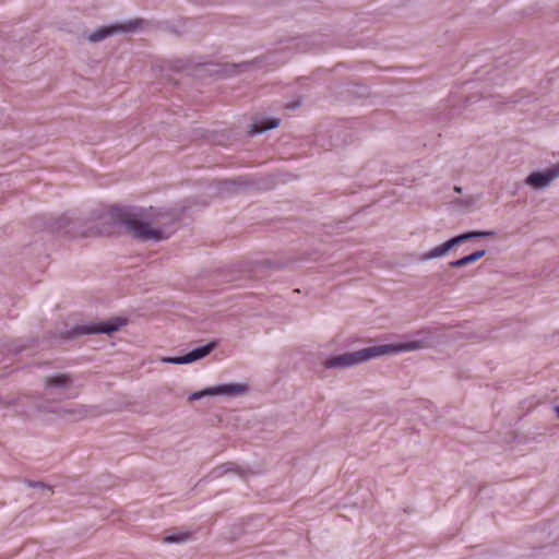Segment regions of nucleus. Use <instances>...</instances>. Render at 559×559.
Returning a JSON list of instances; mask_svg holds the SVG:
<instances>
[{
  "mask_svg": "<svg viewBox=\"0 0 559 559\" xmlns=\"http://www.w3.org/2000/svg\"><path fill=\"white\" fill-rule=\"evenodd\" d=\"M109 214L115 224L126 226L129 233L141 240H160L169 236V233H164L158 228L152 227L148 223L136 219L119 207H111Z\"/></svg>",
  "mask_w": 559,
  "mask_h": 559,
  "instance_id": "obj_1",
  "label": "nucleus"
},
{
  "mask_svg": "<svg viewBox=\"0 0 559 559\" xmlns=\"http://www.w3.org/2000/svg\"><path fill=\"white\" fill-rule=\"evenodd\" d=\"M384 354V345L371 346L353 353L331 357L324 361L325 368H347L380 357Z\"/></svg>",
  "mask_w": 559,
  "mask_h": 559,
  "instance_id": "obj_2",
  "label": "nucleus"
},
{
  "mask_svg": "<svg viewBox=\"0 0 559 559\" xmlns=\"http://www.w3.org/2000/svg\"><path fill=\"white\" fill-rule=\"evenodd\" d=\"M496 233L493 230H473L467 231L461 235H457L449 240H447L444 243L435 247L433 249L429 250L428 252L424 253L420 258L421 261H428L432 259H437L440 257H443L449 253L450 250H452L454 247L466 242L472 239L477 238H486V237H493Z\"/></svg>",
  "mask_w": 559,
  "mask_h": 559,
  "instance_id": "obj_3",
  "label": "nucleus"
},
{
  "mask_svg": "<svg viewBox=\"0 0 559 559\" xmlns=\"http://www.w3.org/2000/svg\"><path fill=\"white\" fill-rule=\"evenodd\" d=\"M559 177V163L544 170L532 173L526 178V183L533 188L542 189Z\"/></svg>",
  "mask_w": 559,
  "mask_h": 559,
  "instance_id": "obj_4",
  "label": "nucleus"
},
{
  "mask_svg": "<svg viewBox=\"0 0 559 559\" xmlns=\"http://www.w3.org/2000/svg\"><path fill=\"white\" fill-rule=\"evenodd\" d=\"M246 391V385L242 384H222L213 388H207L199 392H194L190 395V400H199L202 396L205 395H218V394H226V395H238L242 394Z\"/></svg>",
  "mask_w": 559,
  "mask_h": 559,
  "instance_id": "obj_5",
  "label": "nucleus"
},
{
  "mask_svg": "<svg viewBox=\"0 0 559 559\" xmlns=\"http://www.w3.org/2000/svg\"><path fill=\"white\" fill-rule=\"evenodd\" d=\"M215 348V343L211 342L204 346L198 347L188 354L180 356V357H170V358H164L163 361L170 362L175 365H183V364H190L198 359H201L205 356H207L213 349Z\"/></svg>",
  "mask_w": 559,
  "mask_h": 559,
  "instance_id": "obj_6",
  "label": "nucleus"
},
{
  "mask_svg": "<svg viewBox=\"0 0 559 559\" xmlns=\"http://www.w3.org/2000/svg\"><path fill=\"white\" fill-rule=\"evenodd\" d=\"M124 324V319L116 318L107 322H99L91 325H82L79 328V332L81 334L111 333L114 331H118Z\"/></svg>",
  "mask_w": 559,
  "mask_h": 559,
  "instance_id": "obj_7",
  "label": "nucleus"
},
{
  "mask_svg": "<svg viewBox=\"0 0 559 559\" xmlns=\"http://www.w3.org/2000/svg\"><path fill=\"white\" fill-rule=\"evenodd\" d=\"M136 25H138V21L130 22L128 25L116 24L112 26L102 27V28L97 29L96 32L92 33L88 36V39L94 43L99 41L114 33L131 31V29L135 28Z\"/></svg>",
  "mask_w": 559,
  "mask_h": 559,
  "instance_id": "obj_8",
  "label": "nucleus"
},
{
  "mask_svg": "<svg viewBox=\"0 0 559 559\" xmlns=\"http://www.w3.org/2000/svg\"><path fill=\"white\" fill-rule=\"evenodd\" d=\"M426 346H427V343L424 342L423 340L386 344V355L399 354L402 352L417 350V349H421Z\"/></svg>",
  "mask_w": 559,
  "mask_h": 559,
  "instance_id": "obj_9",
  "label": "nucleus"
},
{
  "mask_svg": "<svg viewBox=\"0 0 559 559\" xmlns=\"http://www.w3.org/2000/svg\"><path fill=\"white\" fill-rule=\"evenodd\" d=\"M486 254V250L481 249V250H477L468 255H465L459 260H455V261H452L449 263V265L451 267H463V266H466L471 263H474L476 261H478L479 259H481L484 255Z\"/></svg>",
  "mask_w": 559,
  "mask_h": 559,
  "instance_id": "obj_10",
  "label": "nucleus"
},
{
  "mask_svg": "<svg viewBox=\"0 0 559 559\" xmlns=\"http://www.w3.org/2000/svg\"><path fill=\"white\" fill-rule=\"evenodd\" d=\"M278 126V120H272L267 123H264V122H261V123H253L252 124V129L250 130V133L254 134V133H260V132H263L265 130H270V129H273V128H276Z\"/></svg>",
  "mask_w": 559,
  "mask_h": 559,
  "instance_id": "obj_11",
  "label": "nucleus"
},
{
  "mask_svg": "<svg viewBox=\"0 0 559 559\" xmlns=\"http://www.w3.org/2000/svg\"><path fill=\"white\" fill-rule=\"evenodd\" d=\"M188 537H189L188 533H182V534H177V535H167L164 537V542L179 543V542H183V540L188 539Z\"/></svg>",
  "mask_w": 559,
  "mask_h": 559,
  "instance_id": "obj_12",
  "label": "nucleus"
},
{
  "mask_svg": "<svg viewBox=\"0 0 559 559\" xmlns=\"http://www.w3.org/2000/svg\"><path fill=\"white\" fill-rule=\"evenodd\" d=\"M66 382H67V378L64 376L56 377V378H50L48 380V383L52 384V385H59V384H63Z\"/></svg>",
  "mask_w": 559,
  "mask_h": 559,
  "instance_id": "obj_13",
  "label": "nucleus"
},
{
  "mask_svg": "<svg viewBox=\"0 0 559 559\" xmlns=\"http://www.w3.org/2000/svg\"><path fill=\"white\" fill-rule=\"evenodd\" d=\"M556 416L559 418V405L554 408Z\"/></svg>",
  "mask_w": 559,
  "mask_h": 559,
  "instance_id": "obj_14",
  "label": "nucleus"
},
{
  "mask_svg": "<svg viewBox=\"0 0 559 559\" xmlns=\"http://www.w3.org/2000/svg\"><path fill=\"white\" fill-rule=\"evenodd\" d=\"M454 190L460 193L462 191V188L461 187H455Z\"/></svg>",
  "mask_w": 559,
  "mask_h": 559,
  "instance_id": "obj_15",
  "label": "nucleus"
}]
</instances>
